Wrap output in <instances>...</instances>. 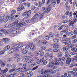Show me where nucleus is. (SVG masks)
Here are the masks:
<instances>
[{
  "mask_svg": "<svg viewBox=\"0 0 77 77\" xmlns=\"http://www.w3.org/2000/svg\"><path fill=\"white\" fill-rule=\"evenodd\" d=\"M19 76L18 77H24V75L23 74H21L19 75Z\"/></svg>",
  "mask_w": 77,
  "mask_h": 77,
  "instance_id": "59",
  "label": "nucleus"
},
{
  "mask_svg": "<svg viewBox=\"0 0 77 77\" xmlns=\"http://www.w3.org/2000/svg\"><path fill=\"white\" fill-rule=\"evenodd\" d=\"M56 60H57V62H59V61H61V59L60 58H59L58 60L57 59H56V58H54L53 59V61H56Z\"/></svg>",
  "mask_w": 77,
  "mask_h": 77,
  "instance_id": "35",
  "label": "nucleus"
},
{
  "mask_svg": "<svg viewBox=\"0 0 77 77\" xmlns=\"http://www.w3.org/2000/svg\"><path fill=\"white\" fill-rule=\"evenodd\" d=\"M62 23L63 24H66V23H68V20H65L63 21Z\"/></svg>",
  "mask_w": 77,
  "mask_h": 77,
  "instance_id": "61",
  "label": "nucleus"
},
{
  "mask_svg": "<svg viewBox=\"0 0 77 77\" xmlns=\"http://www.w3.org/2000/svg\"><path fill=\"white\" fill-rule=\"evenodd\" d=\"M35 44L33 45L32 44H29L28 46L27 47H28V48H30V49L31 50H33L35 48Z\"/></svg>",
  "mask_w": 77,
  "mask_h": 77,
  "instance_id": "7",
  "label": "nucleus"
},
{
  "mask_svg": "<svg viewBox=\"0 0 77 77\" xmlns=\"http://www.w3.org/2000/svg\"><path fill=\"white\" fill-rule=\"evenodd\" d=\"M41 72H42L41 73L42 74H49L48 73V72H50L51 74H55L56 72V71L54 70L52 72V69H46L45 70H44V69H42L41 70Z\"/></svg>",
  "mask_w": 77,
  "mask_h": 77,
  "instance_id": "4",
  "label": "nucleus"
},
{
  "mask_svg": "<svg viewBox=\"0 0 77 77\" xmlns=\"http://www.w3.org/2000/svg\"><path fill=\"white\" fill-rule=\"evenodd\" d=\"M15 13H16V11H15V10H13L11 11V14L13 15H14V14H15Z\"/></svg>",
  "mask_w": 77,
  "mask_h": 77,
  "instance_id": "44",
  "label": "nucleus"
},
{
  "mask_svg": "<svg viewBox=\"0 0 77 77\" xmlns=\"http://www.w3.org/2000/svg\"><path fill=\"white\" fill-rule=\"evenodd\" d=\"M63 50L64 51H66L68 50V47H64L63 48Z\"/></svg>",
  "mask_w": 77,
  "mask_h": 77,
  "instance_id": "34",
  "label": "nucleus"
},
{
  "mask_svg": "<svg viewBox=\"0 0 77 77\" xmlns=\"http://www.w3.org/2000/svg\"><path fill=\"white\" fill-rule=\"evenodd\" d=\"M12 47L11 50L9 51V53H13V51H17V50L21 51L23 50H26L29 48L26 45L23 46V44L21 43L17 45H14V44L12 45Z\"/></svg>",
  "mask_w": 77,
  "mask_h": 77,
  "instance_id": "1",
  "label": "nucleus"
},
{
  "mask_svg": "<svg viewBox=\"0 0 77 77\" xmlns=\"http://www.w3.org/2000/svg\"><path fill=\"white\" fill-rule=\"evenodd\" d=\"M24 7L23 5H20L18 7V8L17 9V10L19 12H20V11H22Z\"/></svg>",
  "mask_w": 77,
  "mask_h": 77,
  "instance_id": "9",
  "label": "nucleus"
},
{
  "mask_svg": "<svg viewBox=\"0 0 77 77\" xmlns=\"http://www.w3.org/2000/svg\"><path fill=\"white\" fill-rule=\"evenodd\" d=\"M45 38L46 40H48L49 39V37L47 35L45 36Z\"/></svg>",
  "mask_w": 77,
  "mask_h": 77,
  "instance_id": "56",
  "label": "nucleus"
},
{
  "mask_svg": "<svg viewBox=\"0 0 77 77\" xmlns=\"http://www.w3.org/2000/svg\"><path fill=\"white\" fill-rule=\"evenodd\" d=\"M71 41V38H66L63 40L61 41V42H65V41Z\"/></svg>",
  "mask_w": 77,
  "mask_h": 77,
  "instance_id": "20",
  "label": "nucleus"
},
{
  "mask_svg": "<svg viewBox=\"0 0 77 77\" xmlns=\"http://www.w3.org/2000/svg\"><path fill=\"white\" fill-rule=\"evenodd\" d=\"M24 5L25 6H26V7H30V4L29 3H25L24 4Z\"/></svg>",
  "mask_w": 77,
  "mask_h": 77,
  "instance_id": "24",
  "label": "nucleus"
},
{
  "mask_svg": "<svg viewBox=\"0 0 77 77\" xmlns=\"http://www.w3.org/2000/svg\"><path fill=\"white\" fill-rule=\"evenodd\" d=\"M28 60H29V58L27 57H25V59L23 60V62H26L27 63V62H28Z\"/></svg>",
  "mask_w": 77,
  "mask_h": 77,
  "instance_id": "15",
  "label": "nucleus"
},
{
  "mask_svg": "<svg viewBox=\"0 0 77 77\" xmlns=\"http://www.w3.org/2000/svg\"><path fill=\"white\" fill-rule=\"evenodd\" d=\"M26 23L24 22H21L18 24V26L19 27H22L24 26H26Z\"/></svg>",
  "mask_w": 77,
  "mask_h": 77,
  "instance_id": "12",
  "label": "nucleus"
},
{
  "mask_svg": "<svg viewBox=\"0 0 77 77\" xmlns=\"http://www.w3.org/2000/svg\"><path fill=\"white\" fill-rule=\"evenodd\" d=\"M73 61L75 62H77V56H75V58H73Z\"/></svg>",
  "mask_w": 77,
  "mask_h": 77,
  "instance_id": "43",
  "label": "nucleus"
},
{
  "mask_svg": "<svg viewBox=\"0 0 77 77\" xmlns=\"http://www.w3.org/2000/svg\"><path fill=\"white\" fill-rule=\"evenodd\" d=\"M32 19H33V17L31 19H30L29 20L27 19V20H26V18H25V21H26V22L27 23H30V21L31 23H33V22H34L32 21Z\"/></svg>",
  "mask_w": 77,
  "mask_h": 77,
  "instance_id": "18",
  "label": "nucleus"
},
{
  "mask_svg": "<svg viewBox=\"0 0 77 77\" xmlns=\"http://www.w3.org/2000/svg\"><path fill=\"white\" fill-rule=\"evenodd\" d=\"M46 49V47L45 46H42L41 47V49L42 50H45Z\"/></svg>",
  "mask_w": 77,
  "mask_h": 77,
  "instance_id": "48",
  "label": "nucleus"
},
{
  "mask_svg": "<svg viewBox=\"0 0 77 77\" xmlns=\"http://www.w3.org/2000/svg\"><path fill=\"white\" fill-rule=\"evenodd\" d=\"M2 40L3 42H7L9 41V39H8V38H3Z\"/></svg>",
  "mask_w": 77,
  "mask_h": 77,
  "instance_id": "26",
  "label": "nucleus"
},
{
  "mask_svg": "<svg viewBox=\"0 0 77 77\" xmlns=\"http://www.w3.org/2000/svg\"><path fill=\"white\" fill-rule=\"evenodd\" d=\"M66 59H67V60L66 61V64H68V65H69V63L71 62V58H66L65 57H64L63 58V60H64V61H65Z\"/></svg>",
  "mask_w": 77,
  "mask_h": 77,
  "instance_id": "6",
  "label": "nucleus"
},
{
  "mask_svg": "<svg viewBox=\"0 0 77 77\" xmlns=\"http://www.w3.org/2000/svg\"><path fill=\"white\" fill-rule=\"evenodd\" d=\"M29 52V51L28 50H26L25 51H22V53L23 54H26L27 53Z\"/></svg>",
  "mask_w": 77,
  "mask_h": 77,
  "instance_id": "23",
  "label": "nucleus"
},
{
  "mask_svg": "<svg viewBox=\"0 0 77 77\" xmlns=\"http://www.w3.org/2000/svg\"><path fill=\"white\" fill-rule=\"evenodd\" d=\"M5 66V63L3 62H2V64H1V67H4Z\"/></svg>",
  "mask_w": 77,
  "mask_h": 77,
  "instance_id": "58",
  "label": "nucleus"
},
{
  "mask_svg": "<svg viewBox=\"0 0 77 77\" xmlns=\"http://www.w3.org/2000/svg\"><path fill=\"white\" fill-rule=\"evenodd\" d=\"M31 12L32 11L31 10H29V11H24V12L22 14V16L23 17H25V16H27L28 17L30 18H31L32 16H31L30 15V14H31Z\"/></svg>",
  "mask_w": 77,
  "mask_h": 77,
  "instance_id": "5",
  "label": "nucleus"
},
{
  "mask_svg": "<svg viewBox=\"0 0 77 77\" xmlns=\"http://www.w3.org/2000/svg\"><path fill=\"white\" fill-rule=\"evenodd\" d=\"M4 18V16L2 17V18L0 17V23H1L3 20V18Z\"/></svg>",
  "mask_w": 77,
  "mask_h": 77,
  "instance_id": "62",
  "label": "nucleus"
},
{
  "mask_svg": "<svg viewBox=\"0 0 77 77\" xmlns=\"http://www.w3.org/2000/svg\"><path fill=\"white\" fill-rule=\"evenodd\" d=\"M14 18H15V16H14V15L13 16V14H11L10 15V20H13V19H14Z\"/></svg>",
  "mask_w": 77,
  "mask_h": 77,
  "instance_id": "30",
  "label": "nucleus"
},
{
  "mask_svg": "<svg viewBox=\"0 0 77 77\" xmlns=\"http://www.w3.org/2000/svg\"><path fill=\"white\" fill-rule=\"evenodd\" d=\"M6 32V30L4 29H2L1 30H0V33H4Z\"/></svg>",
  "mask_w": 77,
  "mask_h": 77,
  "instance_id": "45",
  "label": "nucleus"
},
{
  "mask_svg": "<svg viewBox=\"0 0 77 77\" xmlns=\"http://www.w3.org/2000/svg\"><path fill=\"white\" fill-rule=\"evenodd\" d=\"M41 62H42V60L41 59H39L37 61V63L38 64H39V63H41Z\"/></svg>",
  "mask_w": 77,
  "mask_h": 77,
  "instance_id": "40",
  "label": "nucleus"
},
{
  "mask_svg": "<svg viewBox=\"0 0 77 77\" xmlns=\"http://www.w3.org/2000/svg\"><path fill=\"white\" fill-rule=\"evenodd\" d=\"M15 25V24L14 23H13L9 25L8 26V28H9L10 27H14V26Z\"/></svg>",
  "mask_w": 77,
  "mask_h": 77,
  "instance_id": "31",
  "label": "nucleus"
},
{
  "mask_svg": "<svg viewBox=\"0 0 77 77\" xmlns=\"http://www.w3.org/2000/svg\"><path fill=\"white\" fill-rule=\"evenodd\" d=\"M54 48L58 49L59 48V46L57 45H55L54 46Z\"/></svg>",
  "mask_w": 77,
  "mask_h": 77,
  "instance_id": "39",
  "label": "nucleus"
},
{
  "mask_svg": "<svg viewBox=\"0 0 77 77\" xmlns=\"http://www.w3.org/2000/svg\"><path fill=\"white\" fill-rule=\"evenodd\" d=\"M8 71V69L6 68L4 70H1V72H2L3 73H4V74H5V73L7 72Z\"/></svg>",
  "mask_w": 77,
  "mask_h": 77,
  "instance_id": "21",
  "label": "nucleus"
},
{
  "mask_svg": "<svg viewBox=\"0 0 77 77\" xmlns=\"http://www.w3.org/2000/svg\"><path fill=\"white\" fill-rule=\"evenodd\" d=\"M62 53H59L58 54V56L59 57H62Z\"/></svg>",
  "mask_w": 77,
  "mask_h": 77,
  "instance_id": "49",
  "label": "nucleus"
},
{
  "mask_svg": "<svg viewBox=\"0 0 77 77\" xmlns=\"http://www.w3.org/2000/svg\"><path fill=\"white\" fill-rule=\"evenodd\" d=\"M15 69H12L10 70L9 72L10 73L12 72H14Z\"/></svg>",
  "mask_w": 77,
  "mask_h": 77,
  "instance_id": "50",
  "label": "nucleus"
},
{
  "mask_svg": "<svg viewBox=\"0 0 77 77\" xmlns=\"http://www.w3.org/2000/svg\"><path fill=\"white\" fill-rule=\"evenodd\" d=\"M13 31H14L13 33L12 34V35H15V34H17L19 32V30L17 29L16 27L12 29Z\"/></svg>",
  "mask_w": 77,
  "mask_h": 77,
  "instance_id": "8",
  "label": "nucleus"
},
{
  "mask_svg": "<svg viewBox=\"0 0 77 77\" xmlns=\"http://www.w3.org/2000/svg\"><path fill=\"white\" fill-rule=\"evenodd\" d=\"M77 39H75L73 40L72 41V43H75V42H77Z\"/></svg>",
  "mask_w": 77,
  "mask_h": 77,
  "instance_id": "64",
  "label": "nucleus"
},
{
  "mask_svg": "<svg viewBox=\"0 0 77 77\" xmlns=\"http://www.w3.org/2000/svg\"><path fill=\"white\" fill-rule=\"evenodd\" d=\"M50 8H46V10L45 11H44L43 12L44 14H48L50 11Z\"/></svg>",
  "mask_w": 77,
  "mask_h": 77,
  "instance_id": "16",
  "label": "nucleus"
},
{
  "mask_svg": "<svg viewBox=\"0 0 77 77\" xmlns=\"http://www.w3.org/2000/svg\"><path fill=\"white\" fill-rule=\"evenodd\" d=\"M42 44L43 45H46V44H47V42L46 41H42Z\"/></svg>",
  "mask_w": 77,
  "mask_h": 77,
  "instance_id": "38",
  "label": "nucleus"
},
{
  "mask_svg": "<svg viewBox=\"0 0 77 77\" xmlns=\"http://www.w3.org/2000/svg\"><path fill=\"white\" fill-rule=\"evenodd\" d=\"M21 71V68H19L18 69H17V72H20Z\"/></svg>",
  "mask_w": 77,
  "mask_h": 77,
  "instance_id": "57",
  "label": "nucleus"
},
{
  "mask_svg": "<svg viewBox=\"0 0 77 77\" xmlns=\"http://www.w3.org/2000/svg\"><path fill=\"white\" fill-rule=\"evenodd\" d=\"M54 36L56 37V38H59V36H60V34L58 32L54 33Z\"/></svg>",
  "mask_w": 77,
  "mask_h": 77,
  "instance_id": "22",
  "label": "nucleus"
},
{
  "mask_svg": "<svg viewBox=\"0 0 77 77\" xmlns=\"http://www.w3.org/2000/svg\"><path fill=\"white\" fill-rule=\"evenodd\" d=\"M53 52V49L51 48H49L48 50L45 51V53H46V54H48V53H52Z\"/></svg>",
  "mask_w": 77,
  "mask_h": 77,
  "instance_id": "11",
  "label": "nucleus"
},
{
  "mask_svg": "<svg viewBox=\"0 0 77 77\" xmlns=\"http://www.w3.org/2000/svg\"><path fill=\"white\" fill-rule=\"evenodd\" d=\"M36 9V7L34 6H32L31 8V9L32 11H33L34 9Z\"/></svg>",
  "mask_w": 77,
  "mask_h": 77,
  "instance_id": "42",
  "label": "nucleus"
},
{
  "mask_svg": "<svg viewBox=\"0 0 77 77\" xmlns=\"http://www.w3.org/2000/svg\"><path fill=\"white\" fill-rule=\"evenodd\" d=\"M53 41V42L55 43L59 42V39L57 38L54 39Z\"/></svg>",
  "mask_w": 77,
  "mask_h": 77,
  "instance_id": "32",
  "label": "nucleus"
},
{
  "mask_svg": "<svg viewBox=\"0 0 77 77\" xmlns=\"http://www.w3.org/2000/svg\"><path fill=\"white\" fill-rule=\"evenodd\" d=\"M6 75L4 74L3 72H1L0 73V77H4Z\"/></svg>",
  "mask_w": 77,
  "mask_h": 77,
  "instance_id": "25",
  "label": "nucleus"
},
{
  "mask_svg": "<svg viewBox=\"0 0 77 77\" xmlns=\"http://www.w3.org/2000/svg\"><path fill=\"white\" fill-rule=\"evenodd\" d=\"M65 56L66 57H71V56H70V55L69 54V53H68V52H66L65 53Z\"/></svg>",
  "mask_w": 77,
  "mask_h": 77,
  "instance_id": "27",
  "label": "nucleus"
},
{
  "mask_svg": "<svg viewBox=\"0 0 77 77\" xmlns=\"http://www.w3.org/2000/svg\"><path fill=\"white\" fill-rule=\"evenodd\" d=\"M60 51V50L59 49L55 48V49H54L53 50V51L54 53H56V52L59 51Z\"/></svg>",
  "mask_w": 77,
  "mask_h": 77,
  "instance_id": "36",
  "label": "nucleus"
},
{
  "mask_svg": "<svg viewBox=\"0 0 77 77\" xmlns=\"http://www.w3.org/2000/svg\"><path fill=\"white\" fill-rule=\"evenodd\" d=\"M66 11H70V7H69V6H68L66 7Z\"/></svg>",
  "mask_w": 77,
  "mask_h": 77,
  "instance_id": "51",
  "label": "nucleus"
},
{
  "mask_svg": "<svg viewBox=\"0 0 77 77\" xmlns=\"http://www.w3.org/2000/svg\"><path fill=\"white\" fill-rule=\"evenodd\" d=\"M64 27V25H62L61 27L59 28L58 29V30H61L62 29V28H63V27Z\"/></svg>",
  "mask_w": 77,
  "mask_h": 77,
  "instance_id": "55",
  "label": "nucleus"
},
{
  "mask_svg": "<svg viewBox=\"0 0 77 77\" xmlns=\"http://www.w3.org/2000/svg\"><path fill=\"white\" fill-rule=\"evenodd\" d=\"M46 56H45L42 59V62L44 60L46 61L47 59V55H46Z\"/></svg>",
  "mask_w": 77,
  "mask_h": 77,
  "instance_id": "29",
  "label": "nucleus"
},
{
  "mask_svg": "<svg viewBox=\"0 0 77 77\" xmlns=\"http://www.w3.org/2000/svg\"><path fill=\"white\" fill-rule=\"evenodd\" d=\"M52 5H55L56 4V2H57V0L56 1H54L52 2Z\"/></svg>",
  "mask_w": 77,
  "mask_h": 77,
  "instance_id": "47",
  "label": "nucleus"
},
{
  "mask_svg": "<svg viewBox=\"0 0 77 77\" xmlns=\"http://www.w3.org/2000/svg\"><path fill=\"white\" fill-rule=\"evenodd\" d=\"M49 63L48 67L51 68L52 69H55L57 68V66L55 65H59V62H57L56 60H55V61H51ZM54 64L55 65H54Z\"/></svg>",
  "mask_w": 77,
  "mask_h": 77,
  "instance_id": "3",
  "label": "nucleus"
},
{
  "mask_svg": "<svg viewBox=\"0 0 77 77\" xmlns=\"http://www.w3.org/2000/svg\"><path fill=\"white\" fill-rule=\"evenodd\" d=\"M72 16V13L71 12H70L69 13V17H71Z\"/></svg>",
  "mask_w": 77,
  "mask_h": 77,
  "instance_id": "54",
  "label": "nucleus"
},
{
  "mask_svg": "<svg viewBox=\"0 0 77 77\" xmlns=\"http://www.w3.org/2000/svg\"><path fill=\"white\" fill-rule=\"evenodd\" d=\"M33 5L34 6H38V4L36 2H34L33 3Z\"/></svg>",
  "mask_w": 77,
  "mask_h": 77,
  "instance_id": "63",
  "label": "nucleus"
},
{
  "mask_svg": "<svg viewBox=\"0 0 77 77\" xmlns=\"http://www.w3.org/2000/svg\"><path fill=\"white\" fill-rule=\"evenodd\" d=\"M8 20H10V16H9V17L8 16H7V17H5L4 18H3V20L4 21H5V23H6V22H7L8 21Z\"/></svg>",
  "mask_w": 77,
  "mask_h": 77,
  "instance_id": "14",
  "label": "nucleus"
},
{
  "mask_svg": "<svg viewBox=\"0 0 77 77\" xmlns=\"http://www.w3.org/2000/svg\"><path fill=\"white\" fill-rule=\"evenodd\" d=\"M15 56L16 57V58H18L20 57V54L18 53L16 54L15 55Z\"/></svg>",
  "mask_w": 77,
  "mask_h": 77,
  "instance_id": "52",
  "label": "nucleus"
},
{
  "mask_svg": "<svg viewBox=\"0 0 77 77\" xmlns=\"http://www.w3.org/2000/svg\"><path fill=\"white\" fill-rule=\"evenodd\" d=\"M47 63L48 62L47 61L45 60L42 63V65L44 66V65H47Z\"/></svg>",
  "mask_w": 77,
  "mask_h": 77,
  "instance_id": "33",
  "label": "nucleus"
},
{
  "mask_svg": "<svg viewBox=\"0 0 77 77\" xmlns=\"http://www.w3.org/2000/svg\"><path fill=\"white\" fill-rule=\"evenodd\" d=\"M38 7L41 8L42 6V3L41 2H38Z\"/></svg>",
  "mask_w": 77,
  "mask_h": 77,
  "instance_id": "60",
  "label": "nucleus"
},
{
  "mask_svg": "<svg viewBox=\"0 0 77 77\" xmlns=\"http://www.w3.org/2000/svg\"><path fill=\"white\" fill-rule=\"evenodd\" d=\"M35 54L36 56H38L39 54V51H37L35 52Z\"/></svg>",
  "mask_w": 77,
  "mask_h": 77,
  "instance_id": "41",
  "label": "nucleus"
},
{
  "mask_svg": "<svg viewBox=\"0 0 77 77\" xmlns=\"http://www.w3.org/2000/svg\"><path fill=\"white\" fill-rule=\"evenodd\" d=\"M16 66H17V64H14L12 65V66H11V67L12 68H15L16 67Z\"/></svg>",
  "mask_w": 77,
  "mask_h": 77,
  "instance_id": "53",
  "label": "nucleus"
},
{
  "mask_svg": "<svg viewBox=\"0 0 77 77\" xmlns=\"http://www.w3.org/2000/svg\"><path fill=\"white\" fill-rule=\"evenodd\" d=\"M71 50L74 52H77V48H72Z\"/></svg>",
  "mask_w": 77,
  "mask_h": 77,
  "instance_id": "28",
  "label": "nucleus"
},
{
  "mask_svg": "<svg viewBox=\"0 0 77 77\" xmlns=\"http://www.w3.org/2000/svg\"><path fill=\"white\" fill-rule=\"evenodd\" d=\"M10 48V46L9 45H7L4 47V51H7L9 50Z\"/></svg>",
  "mask_w": 77,
  "mask_h": 77,
  "instance_id": "17",
  "label": "nucleus"
},
{
  "mask_svg": "<svg viewBox=\"0 0 77 77\" xmlns=\"http://www.w3.org/2000/svg\"><path fill=\"white\" fill-rule=\"evenodd\" d=\"M46 55H47V56L48 57H50V59H52L53 58V54H46Z\"/></svg>",
  "mask_w": 77,
  "mask_h": 77,
  "instance_id": "13",
  "label": "nucleus"
},
{
  "mask_svg": "<svg viewBox=\"0 0 77 77\" xmlns=\"http://www.w3.org/2000/svg\"><path fill=\"white\" fill-rule=\"evenodd\" d=\"M44 14H45L44 12L41 13L40 11L38 12L37 14H36L33 17V18L32 19V22H34L36 20V19H42L44 17Z\"/></svg>",
  "mask_w": 77,
  "mask_h": 77,
  "instance_id": "2",
  "label": "nucleus"
},
{
  "mask_svg": "<svg viewBox=\"0 0 77 77\" xmlns=\"http://www.w3.org/2000/svg\"><path fill=\"white\" fill-rule=\"evenodd\" d=\"M49 35L53 38V36H54V33H53L52 32H50L49 34Z\"/></svg>",
  "mask_w": 77,
  "mask_h": 77,
  "instance_id": "37",
  "label": "nucleus"
},
{
  "mask_svg": "<svg viewBox=\"0 0 77 77\" xmlns=\"http://www.w3.org/2000/svg\"><path fill=\"white\" fill-rule=\"evenodd\" d=\"M45 8L43 7H42L40 10L41 12H43V11H44L45 10Z\"/></svg>",
  "mask_w": 77,
  "mask_h": 77,
  "instance_id": "46",
  "label": "nucleus"
},
{
  "mask_svg": "<svg viewBox=\"0 0 77 77\" xmlns=\"http://www.w3.org/2000/svg\"><path fill=\"white\" fill-rule=\"evenodd\" d=\"M33 62H34V60H33V59H31L29 60L28 59V62H27V63H33Z\"/></svg>",
  "mask_w": 77,
  "mask_h": 77,
  "instance_id": "19",
  "label": "nucleus"
},
{
  "mask_svg": "<svg viewBox=\"0 0 77 77\" xmlns=\"http://www.w3.org/2000/svg\"><path fill=\"white\" fill-rule=\"evenodd\" d=\"M62 43H63V44L65 45H71V42L70 41L67 42H61Z\"/></svg>",
  "mask_w": 77,
  "mask_h": 77,
  "instance_id": "10",
  "label": "nucleus"
}]
</instances>
